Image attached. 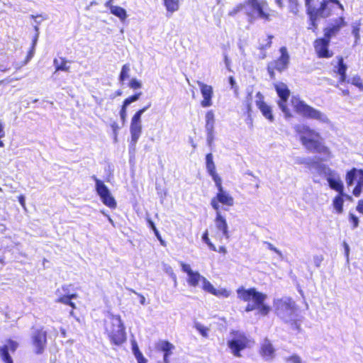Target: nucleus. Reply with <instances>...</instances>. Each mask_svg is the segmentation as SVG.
<instances>
[{
  "label": "nucleus",
  "mask_w": 363,
  "mask_h": 363,
  "mask_svg": "<svg viewBox=\"0 0 363 363\" xmlns=\"http://www.w3.org/2000/svg\"><path fill=\"white\" fill-rule=\"evenodd\" d=\"M294 129L299 135L301 144L307 150L322 154L326 158L331 157V152L323 144L320 133L306 125H296Z\"/></svg>",
  "instance_id": "nucleus-1"
},
{
  "label": "nucleus",
  "mask_w": 363,
  "mask_h": 363,
  "mask_svg": "<svg viewBox=\"0 0 363 363\" xmlns=\"http://www.w3.org/2000/svg\"><path fill=\"white\" fill-rule=\"evenodd\" d=\"M307 8V13L311 21L309 29L316 28V20L320 18H327L330 16L332 8L336 5L341 11H344V6L339 0H321L315 2L313 0H305Z\"/></svg>",
  "instance_id": "nucleus-2"
},
{
  "label": "nucleus",
  "mask_w": 363,
  "mask_h": 363,
  "mask_svg": "<svg viewBox=\"0 0 363 363\" xmlns=\"http://www.w3.org/2000/svg\"><path fill=\"white\" fill-rule=\"evenodd\" d=\"M274 307L276 314L284 322L291 325L293 329L297 330L300 324L297 320V308L295 302L289 297L274 299Z\"/></svg>",
  "instance_id": "nucleus-3"
},
{
  "label": "nucleus",
  "mask_w": 363,
  "mask_h": 363,
  "mask_svg": "<svg viewBox=\"0 0 363 363\" xmlns=\"http://www.w3.org/2000/svg\"><path fill=\"white\" fill-rule=\"evenodd\" d=\"M104 328L113 344L120 345L125 341L126 333L120 315L108 314L104 320Z\"/></svg>",
  "instance_id": "nucleus-4"
},
{
  "label": "nucleus",
  "mask_w": 363,
  "mask_h": 363,
  "mask_svg": "<svg viewBox=\"0 0 363 363\" xmlns=\"http://www.w3.org/2000/svg\"><path fill=\"white\" fill-rule=\"evenodd\" d=\"M291 101L296 112L301 116L315 120L323 124H328L330 123L329 118L324 113L308 105L299 98L293 96Z\"/></svg>",
  "instance_id": "nucleus-5"
},
{
  "label": "nucleus",
  "mask_w": 363,
  "mask_h": 363,
  "mask_svg": "<svg viewBox=\"0 0 363 363\" xmlns=\"http://www.w3.org/2000/svg\"><path fill=\"white\" fill-rule=\"evenodd\" d=\"M244 9L245 13L251 18H260L268 20L267 4L262 0H247L244 5H239L234 8L229 14L233 16L240 11Z\"/></svg>",
  "instance_id": "nucleus-6"
},
{
  "label": "nucleus",
  "mask_w": 363,
  "mask_h": 363,
  "mask_svg": "<svg viewBox=\"0 0 363 363\" xmlns=\"http://www.w3.org/2000/svg\"><path fill=\"white\" fill-rule=\"evenodd\" d=\"M345 181L347 186H352L357 182L352 193L354 196H359L363 190V169L352 168L347 172Z\"/></svg>",
  "instance_id": "nucleus-7"
},
{
  "label": "nucleus",
  "mask_w": 363,
  "mask_h": 363,
  "mask_svg": "<svg viewBox=\"0 0 363 363\" xmlns=\"http://www.w3.org/2000/svg\"><path fill=\"white\" fill-rule=\"evenodd\" d=\"M249 343V340L242 333L237 332L233 337L228 341V346L235 357H241L240 351L245 349Z\"/></svg>",
  "instance_id": "nucleus-8"
},
{
  "label": "nucleus",
  "mask_w": 363,
  "mask_h": 363,
  "mask_svg": "<svg viewBox=\"0 0 363 363\" xmlns=\"http://www.w3.org/2000/svg\"><path fill=\"white\" fill-rule=\"evenodd\" d=\"M237 294L240 300L245 302L252 301L255 303L264 302L267 298L265 294L257 291L255 288L245 289L243 286L237 289Z\"/></svg>",
  "instance_id": "nucleus-9"
},
{
  "label": "nucleus",
  "mask_w": 363,
  "mask_h": 363,
  "mask_svg": "<svg viewBox=\"0 0 363 363\" xmlns=\"http://www.w3.org/2000/svg\"><path fill=\"white\" fill-rule=\"evenodd\" d=\"M274 86L276 91L280 98V100L278 101L279 108L281 109L286 118L291 117L292 115L286 106V102L289 96V90L287 86L282 82H279L276 84Z\"/></svg>",
  "instance_id": "nucleus-10"
},
{
  "label": "nucleus",
  "mask_w": 363,
  "mask_h": 363,
  "mask_svg": "<svg viewBox=\"0 0 363 363\" xmlns=\"http://www.w3.org/2000/svg\"><path fill=\"white\" fill-rule=\"evenodd\" d=\"M221 203L224 206H232L234 204L233 198L225 190H218L216 196L213 197L211 201V205L216 212H220V205Z\"/></svg>",
  "instance_id": "nucleus-11"
},
{
  "label": "nucleus",
  "mask_w": 363,
  "mask_h": 363,
  "mask_svg": "<svg viewBox=\"0 0 363 363\" xmlns=\"http://www.w3.org/2000/svg\"><path fill=\"white\" fill-rule=\"evenodd\" d=\"M141 118L138 115H134L131 118L130 132V146L134 148L142 133Z\"/></svg>",
  "instance_id": "nucleus-12"
},
{
  "label": "nucleus",
  "mask_w": 363,
  "mask_h": 363,
  "mask_svg": "<svg viewBox=\"0 0 363 363\" xmlns=\"http://www.w3.org/2000/svg\"><path fill=\"white\" fill-rule=\"evenodd\" d=\"M346 26V22L342 16L332 20L324 29V36L330 39L335 36L340 29Z\"/></svg>",
  "instance_id": "nucleus-13"
},
{
  "label": "nucleus",
  "mask_w": 363,
  "mask_h": 363,
  "mask_svg": "<svg viewBox=\"0 0 363 363\" xmlns=\"http://www.w3.org/2000/svg\"><path fill=\"white\" fill-rule=\"evenodd\" d=\"M197 84L203 97V100L201 101V106L203 108L211 106L213 105L212 98L213 96V87L200 81H198Z\"/></svg>",
  "instance_id": "nucleus-14"
},
{
  "label": "nucleus",
  "mask_w": 363,
  "mask_h": 363,
  "mask_svg": "<svg viewBox=\"0 0 363 363\" xmlns=\"http://www.w3.org/2000/svg\"><path fill=\"white\" fill-rule=\"evenodd\" d=\"M330 40V39L324 36L314 42L315 50L319 57L329 58L333 56V52L328 50Z\"/></svg>",
  "instance_id": "nucleus-15"
},
{
  "label": "nucleus",
  "mask_w": 363,
  "mask_h": 363,
  "mask_svg": "<svg viewBox=\"0 0 363 363\" xmlns=\"http://www.w3.org/2000/svg\"><path fill=\"white\" fill-rule=\"evenodd\" d=\"M333 72L340 76L339 82L344 83L347 81L346 72L347 65L345 63L342 56H337L333 61Z\"/></svg>",
  "instance_id": "nucleus-16"
},
{
  "label": "nucleus",
  "mask_w": 363,
  "mask_h": 363,
  "mask_svg": "<svg viewBox=\"0 0 363 363\" xmlns=\"http://www.w3.org/2000/svg\"><path fill=\"white\" fill-rule=\"evenodd\" d=\"M46 336V332L43 330L38 329L33 332L32 340L37 354H40L43 352L47 342Z\"/></svg>",
  "instance_id": "nucleus-17"
},
{
  "label": "nucleus",
  "mask_w": 363,
  "mask_h": 363,
  "mask_svg": "<svg viewBox=\"0 0 363 363\" xmlns=\"http://www.w3.org/2000/svg\"><path fill=\"white\" fill-rule=\"evenodd\" d=\"M279 52L281 54L280 57L277 60L270 63L275 67L276 70L281 72L287 69L289 64L290 57L286 47H281L279 49Z\"/></svg>",
  "instance_id": "nucleus-18"
},
{
  "label": "nucleus",
  "mask_w": 363,
  "mask_h": 363,
  "mask_svg": "<svg viewBox=\"0 0 363 363\" xmlns=\"http://www.w3.org/2000/svg\"><path fill=\"white\" fill-rule=\"evenodd\" d=\"M255 103L262 115L270 122L274 121L272 108L264 101V96L260 92H257L256 94Z\"/></svg>",
  "instance_id": "nucleus-19"
},
{
  "label": "nucleus",
  "mask_w": 363,
  "mask_h": 363,
  "mask_svg": "<svg viewBox=\"0 0 363 363\" xmlns=\"http://www.w3.org/2000/svg\"><path fill=\"white\" fill-rule=\"evenodd\" d=\"M214 223L218 231L221 233L223 238L228 240L230 235L228 223L225 217L221 214V212H216Z\"/></svg>",
  "instance_id": "nucleus-20"
},
{
  "label": "nucleus",
  "mask_w": 363,
  "mask_h": 363,
  "mask_svg": "<svg viewBox=\"0 0 363 363\" xmlns=\"http://www.w3.org/2000/svg\"><path fill=\"white\" fill-rule=\"evenodd\" d=\"M315 169L319 175L324 177L327 182L335 179L337 176L340 175L336 171L324 164L315 163Z\"/></svg>",
  "instance_id": "nucleus-21"
},
{
  "label": "nucleus",
  "mask_w": 363,
  "mask_h": 363,
  "mask_svg": "<svg viewBox=\"0 0 363 363\" xmlns=\"http://www.w3.org/2000/svg\"><path fill=\"white\" fill-rule=\"evenodd\" d=\"M260 354L265 360H271L274 357L275 350L268 339H264L261 345Z\"/></svg>",
  "instance_id": "nucleus-22"
},
{
  "label": "nucleus",
  "mask_w": 363,
  "mask_h": 363,
  "mask_svg": "<svg viewBox=\"0 0 363 363\" xmlns=\"http://www.w3.org/2000/svg\"><path fill=\"white\" fill-rule=\"evenodd\" d=\"M17 347L18 344L16 342L9 340L6 345L0 348L1 357L5 363H13L9 350L15 351Z\"/></svg>",
  "instance_id": "nucleus-23"
},
{
  "label": "nucleus",
  "mask_w": 363,
  "mask_h": 363,
  "mask_svg": "<svg viewBox=\"0 0 363 363\" xmlns=\"http://www.w3.org/2000/svg\"><path fill=\"white\" fill-rule=\"evenodd\" d=\"M91 178L95 182V189L97 192V194L100 196L101 199L106 196L109 193H111L108 188L104 184V183L102 181L99 179L94 175L92 176Z\"/></svg>",
  "instance_id": "nucleus-24"
},
{
  "label": "nucleus",
  "mask_w": 363,
  "mask_h": 363,
  "mask_svg": "<svg viewBox=\"0 0 363 363\" xmlns=\"http://www.w3.org/2000/svg\"><path fill=\"white\" fill-rule=\"evenodd\" d=\"M158 348L164 352V362L169 363L168 358L172 354V350L174 349V346L168 341L162 340L158 343Z\"/></svg>",
  "instance_id": "nucleus-25"
},
{
  "label": "nucleus",
  "mask_w": 363,
  "mask_h": 363,
  "mask_svg": "<svg viewBox=\"0 0 363 363\" xmlns=\"http://www.w3.org/2000/svg\"><path fill=\"white\" fill-rule=\"evenodd\" d=\"M328 183L330 189L336 191L340 194H342L344 185L340 175L337 176L335 179L329 180Z\"/></svg>",
  "instance_id": "nucleus-26"
},
{
  "label": "nucleus",
  "mask_w": 363,
  "mask_h": 363,
  "mask_svg": "<svg viewBox=\"0 0 363 363\" xmlns=\"http://www.w3.org/2000/svg\"><path fill=\"white\" fill-rule=\"evenodd\" d=\"M108 8L110 9L111 13L119 18L121 21H124L127 18L126 11L123 8L113 5Z\"/></svg>",
  "instance_id": "nucleus-27"
},
{
  "label": "nucleus",
  "mask_w": 363,
  "mask_h": 363,
  "mask_svg": "<svg viewBox=\"0 0 363 363\" xmlns=\"http://www.w3.org/2000/svg\"><path fill=\"white\" fill-rule=\"evenodd\" d=\"M204 277L201 276L198 272H193L187 279L188 284L191 286H197L199 282H203Z\"/></svg>",
  "instance_id": "nucleus-28"
},
{
  "label": "nucleus",
  "mask_w": 363,
  "mask_h": 363,
  "mask_svg": "<svg viewBox=\"0 0 363 363\" xmlns=\"http://www.w3.org/2000/svg\"><path fill=\"white\" fill-rule=\"evenodd\" d=\"M343 196H345L344 193H342V194H339L333 201V206L336 212L339 214L342 213L343 211Z\"/></svg>",
  "instance_id": "nucleus-29"
},
{
  "label": "nucleus",
  "mask_w": 363,
  "mask_h": 363,
  "mask_svg": "<svg viewBox=\"0 0 363 363\" xmlns=\"http://www.w3.org/2000/svg\"><path fill=\"white\" fill-rule=\"evenodd\" d=\"M164 5L170 13H173L179 9V0H163Z\"/></svg>",
  "instance_id": "nucleus-30"
},
{
  "label": "nucleus",
  "mask_w": 363,
  "mask_h": 363,
  "mask_svg": "<svg viewBox=\"0 0 363 363\" xmlns=\"http://www.w3.org/2000/svg\"><path fill=\"white\" fill-rule=\"evenodd\" d=\"M67 62H68L65 60V58L63 57L55 59L53 64L55 67L56 72L60 70L68 72L69 69V66L67 65Z\"/></svg>",
  "instance_id": "nucleus-31"
},
{
  "label": "nucleus",
  "mask_w": 363,
  "mask_h": 363,
  "mask_svg": "<svg viewBox=\"0 0 363 363\" xmlns=\"http://www.w3.org/2000/svg\"><path fill=\"white\" fill-rule=\"evenodd\" d=\"M101 200L104 205H106V206H108L111 208H115L116 207V201L111 193L107 194L106 196L102 198Z\"/></svg>",
  "instance_id": "nucleus-32"
},
{
  "label": "nucleus",
  "mask_w": 363,
  "mask_h": 363,
  "mask_svg": "<svg viewBox=\"0 0 363 363\" xmlns=\"http://www.w3.org/2000/svg\"><path fill=\"white\" fill-rule=\"evenodd\" d=\"M77 297L76 294L71 295H64L62 296H60L57 299V302H60L67 305L71 306L72 308H74V304L71 301L72 298H75Z\"/></svg>",
  "instance_id": "nucleus-33"
},
{
  "label": "nucleus",
  "mask_w": 363,
  "mask_h": 363,
  "mask_svg": "<svg viewBox=\"0 0 363 363\" xmlns=\"http://www.w3.org/2000/svg\"><path fill=\"white\" fill-rule=\"evenodd\" d=\"M231 294V291L225 288L216 289L213 295L218 298H228Z\"/></svg>",
  "instance_id": "nucleus-34"
},
{
  "label": "nucleus",
  "mask_w": 363,
  "mask_h": 363,
  "mask_svg": "<svg viewBox=\"0 0 363 363\" xmlns=\"http://www.w3.org/2000/svg\"><path fill=\"white\" fill-rule=\"evenodd\" d=\"M130 71V65L128 64H125L122 67L119 79L121 82H124L125 79L129 78V72Z\"/></svg>",
  "instance_id": "nucleus-35"
},
{
  "label": "nucleus",
  "mask_w": 363,
  "mask_h": 363,
  "mask_svg": "<svg viewBox=\"0 0 363 363\" xmlns=\"http://www.w3.org/2000/svg\"><path fill=\"white\" fill-rule=\"evenodd\" d=\"M289 4V9L291 13L296 15L298 13L299 4L298 0H287Z\"/></svg>",
  "instance_id": "nucleus-36"
},
{
  "label": "nucleus",
  "mask_w": 363,
  "mask_h": 363,
  "mask_svg": "<svg viewBox=\"0 0 363 363\" xmlns=\"http://www.w3.org/2000/svg\"><path fill=\"white\" fill-rule=\"evenodd\" d=\"M202 284V289L209 293V294H213L216 288H214V286L211 284V283L208 281L206 278H203V282L201 283Z\"/></svg>",
  "instance_id": "nucleus-37"
},
{
  "label": "nucleus",
  "mask_w": 363,
  "mask_h": 363,
  "mask_svg": "<svg viewBox=\"0 0 363 363\" xmlns=\"http://www.w3.org/2000/svg\"><path fill=\"white\" fill-rule=\"evenodd\" d=\"M272 38L273 36L268 35L267 38L263 39L262 41L259 44V49L263 50L270 48Z\"/></svg>",
  "instance_id": "nucleus-38"
},
{
  "label": "nucleus",
  "mask_w": 363,
  "mask_h": 363,
  "mask_svg": "<svg viewBox=\"0 0 363 363\" xmlns=\"http://www.w3.org/2000/svg\"><path fill=\"white\" fill-rule=\"evenodd\" d=\"M295 163L298 164H306L308 167H315V163L313 162L312 160L309 158H304V157H296L295 159Z\"/></svg>",
  "instance_id": "nucleus-39"
},
{
  "label": "nucleus",
  "mask_w": 363,
  "mask_h": 363,
  "mask_svg": "<svg viewBox=\"0 0 363 363\" xmlns=\"http://www.w3.org/2000/svg\"><path fill=\"white\" fill-rule=\"evenodd\" d=\"M194 327L203 337H208L209 329L207 327L200 323H195Z\"/></svg>",
  "instance_id": "nucleus-40"
},
{
  "label": "nucleus",
  "mask_w": 363,
  "mask_h": 363,
  "mask_svg": "<svg viewBox=\"0 0 363 363\" xmlns=\"http://www.w3.org/2000/svg\"><path fill=\"white\" fill-rule=\"evenodd\" d=\"M142 95V92H138L127 99H125L123 101V105H124V106H128L130 104L138 101L140 96Z\"/></svg>",
  "instance_id": "nucleus-41"
},
{
  "label": "nucleus",
  "mask_w": 363,
  "mask_h": 363,
  "mask_svg": "<svg viewBox=\"0 0 363 363\" xmlns=\"http://www.w3.org/2000/svg\"><path fill=\"white\" fill-rule=\"evenodd\" d=\"M38 38V34L37 33V34H35V35L33 40L32 47L27 55L25 64H26L33 57L34 52H35V47L36 45Z\"/></svg>",
  "instance_id": "nucleus-42"
},
{
  "label": "nucleus",
  "mask_w": 363,
  "mask_h": 363,
  "mask_svg": "<svg viewBox=\"0 0 363 363\" xmlns=\"http://www.w3.org/2000/svg\"><path fill=\"white\" fill-rule=\"evenodd\" d=\"M346 82H350L352 84L359 88L361 90H363L362 80L359 76H354L350 80H347Z\"/></svg>",
  "instance_id": "nucleus-43"
},
{
  "label": "nucleus",
  "mask_w": 363,
  "mask_h": 363,
  "mask_svg": "<svg viewBox=\"0 0 363 363\" xmlns=\"http://www.w3.org/2000/svg\"><path fill=\"white\" fill-rule=\"evenodd\" d=\"M209 175L212 177L218 190L223 189V188L222 186V179L218 175V174L216 172H214V173L209 174Z\"/></svg>",
  "instance_id": "nucleus-44"
},
{
  "label": "nucleus",
  "mask_w": 363,
  "mask_h": 363,
  "mask_svg": "<svg viewBox=\"0 0 363 363\" xmlns=\"http://www.w3.org/2000/svg\"><path fill=\"white\" fill-rule=\"evenodd\" d=\"M264 244L267 246V247L274 252L279 257L280 259H283L284 258V256H283V254L282 252L279 250L277 249L276 247H274L272 243L269 242H264Z\"/></svg>",
  "instance_id": "nucleus-45"
},
{
  "label": "nucleus",
  "mask_w": 363,
  "mask_h": 363,
  "mask_svg": "<svg viewBox=\"0 0 363 363\" xmlns=\"http://www.w3.org/2000/svg\"><path fill=\"white\" fill-rule=\"evenodd\" d=\"M257 305V309L259 310V312L260 314L263 315H266L268 314V313L270 311V308L265 304H264V302H262L260 303H256Z\"/></svg>",
  "instance_id": "nucleus-46"
},
{
  "label": "nucleus",
  "mask_w": 363,
  "mask_h": 363,
  "mask_svg": "<svg viewBox=\"0 0 363 363\" xmlns=\"http://www.w3.org/2000/svg\"><path fill=\"white\" fill-rule=\"evenodd\" d=\"M164 270L165 271V272L167 274H169L171 277V278L172 279V280L174 282V285L176 286L177 285V276L174 273L172 268L170 266L165 264L164 266Z\"/></svg>",
  "instance_id": "nucleus-47"
},
{
  "label": "nucleus",
  "mask_w": 363,
  "mask_h": 363,
  "mask_svg": "<svg viewBox=\"0 0 363 363\" xmlns=\"http://www.w3.org/2000/svg\"><path fill=\"white\" fill-rule=\"evenodd\" d=\"M352 35L354 36L355 38V44H357L359 38H360V35H359V23L356 25V26H352Z\"/></svg>",
  "instance_id": "nucleus-48"
},
{
  "label": "nucleus",
  "mask_w": 363,
  "mask_h": 363,
  "mask_svg": "<svg viewBox=\"0 0 363 363\" xmlns=\"http://www.w3.org/2000/svg\"><path fill=\"white\" fill-rule=\"evenodd\" d=\"M129 86L131 89H136L142 87V84L136 79H132L129 82Z\"/></svg>",
  "instance_id": "nucleus-49"
},
{
  "label": "nucleus",
  "mask_w": 363,
  "mask_h": 363,
  "mask_svg": "<svg viewBox=\"0 0 363 363\" xmlns=\"http://www.w3.org/2000/svg\"><path fill=\"white\" fill-rule=\"evenodd\" d=\"M120 117L123 123L124 124L127 117V106H124V105L122 106V108L120 111Z\"/></svg>",
  "instance_id": "nucleus-50"
},
{
  "label": "nucleus",
  "mask_w": 363,
  "mask_h": 363,
  "mask_svg": "<svg viewBox=\"0 0 363 363\" xmlns=\"http://www.w3.org/2000/svg\"><path fill=\"white\" fill-rule=\"evenodd\" d=\"M206 123L211 122L214 123V113L213 111H208L205 116Z\"/></svg>",
  "instance_id": "nucleus-51"
},
{
  "label": "nucleus",
  "mask_w": 363,
  "mask_h": 363,
  "mask_svg": "<svg viewBox=\"0 0 363 363\" xmlns=\"http://www.w3.org/2000/svg\"><path fill=\"white\" fill-rule=\"evenodd\" d=\"M350 220L353 224V228H357L359 225V218L352 213H350Z\"/></svg>",
  "instance_id": "nucleus-52"
},
{
  "label": "nucleus",
  "mask_w": 363,
  "mask_h": 363,
  "mask_svg": "<svg viewBox=\"0 0 363 363\" xmlns=\"http://www.w3.org/2000/svg\"><path fill=\"white\" fill-rule=\"evenodd\" d=\"M182 270L186 272L188 275V277L194 272L191 269L189 264L182 263Z\"/></svg>",
  "instance_id": "nucleus-53"
},
{
  "label": "nucleus",
  "mask_w": 363,
  "mask_h": 363,
  "mask_svg": "<svg viewBox=\"0 0 363 363\" xmlns=\"http://www.w3.org/2000/svg\"><path fill=\"white\" fill-rule=\"evenodd\" d=\"M206 170L208 174L216 172V165H215L214 162H211L209 164H206Z\"/></svg>",
  "instance_id": "nucleus-54"
},
{
  "label": "nucleus",
  "mask_w": 363,
  "mask_h": 363,
  "mask_svg": "<svg viewBox=\"0 0 363 363\" xmlns=\"http://www.w3.org/2000/svg\"><path fill=\"white\" fill-rule=\"evenodd\" d=\"M214 140V133H206V141L209 147H211Z\"/></svg>",
  "instance_id": "nucleus-55"
},
{
  "label": "nucleus",
  "mask_w": 363,
  "mask_h": 363,
  "mask_svg": "<svg viewBox=\"0 0 363 363\" xmlns=\"http://www.w3.org/2000/svg\"><path fill=\"white\" fill-rule=\"evenodd\" d=\"M288 361L290 363H302L301 357L299 356H298V355H296V354H294V355L291 356L288 359Z\"/></svg>",
  "instance_id": "nucleus-56"
},
{
  "label": "nucleus",
  "mask_w": 363,
  "mask_h": 363,
  "mask_svg": "<svg viewBox=\"0 0 363 363\" xmlns=\"http://www.w3.org/2000/svg\"><path fill=\"white\" fill-rule=\"evenodd\" d=\"M205 128L206 133H214V123H206Z\"/></svg>",
  "instance_id": "nucleus-57"
},
{
  "label": "nucleus",
  "mask_w": 363,
  "mask_h": 363,
  "mask_svg": "<svg viewBox=\"0 0 363 363\" xmlns=\"http://www.w3.org/2000/svg\"><path fill=\"white\" fill-rule=\"evenodd\" d=\"M323 260V257L321 255H316L313 257V262L317 267L320 266L321 262Z\"/></svg>",
  "instance_id": "nucleus-58"
},
{
  "label": "nucleus",
  "mask_w": 363,
  "mask_h": 363,
  "mask_svg": "<svg viewBox=\"0 0 363 363\" xmlns=\"http://www.w3.org/2000/svg\"><path fill=\"white\" fill-rule=\"evenodd\" d=\"M151 106V103H149L146 106L143 108L138 110L134 115L139 116L140 118L142 117L143 114Z\"/></svg>",
  "instance_id": "nucleus-59"
},
{
  "label": "nucleus",
  "mask_w": 363,
  "mask_h": 363,
  "mask_svg": "<svg viewBox=\"0 0 363 363\" xmlns=\"http://www.w3.org/2000/svg\"><path fill=\"white\" fill-rule=\"evenodd\" d=\"M111 126V128H112L113 132L114 135H115V140H116L117 131L120 129V127H119L118 124L116 122L112 123Z\"/></svg>",
  "instance_id": "nucleus-60"
},
{
  "label": "nucleus",
  "mask_w": 363,
  "mask_h": 363,
  "mask_svg": "<svg viewBox=\"0 0 363 363\" xmlns=\"http://www.w3.org/2000/svg\"><path fill=\"white\" fill-rule=\"evenodd\" d=\"M229 83L231 85V88L234 89L235 94H237L238 86H236L235 81L233 77H229Z\"/></svg>",
  "instance_id": "nucleus-61"
},
{
  "label": "nucleus",
  "mask_w": 363,
  "mask_h": 363,
  "mask_svg": "<svg viewBox=\"0 0 363 363\" xmlns=\"http://www.w3.org/2000/svg\"><path fill=\"white\" fill-rule=\"evenodd\" d=\"M257 305L255 302H253V303H248L245 308V311L250 312L254 311L255 309H257Z\"/></svg>",
  "instance_id": "nucleus-62"
},
{
  "label": "nucleus",
  "mask_w": 363,
  "mask_h": 363,
  "mask_svg": "<svg viewBox=\"0 0 363 363\" xmlns=\"http://www.w3.org/2000/svg\"><path fill=\"white\" fill-rule=\"evenodd\" d=\"M267 69H268V72H269L271 78H274V70L276 69L275 67L272 64L269 63L268 65Z\"/></svg>",
  "instance_id": "nucleus-63"
},
{
  "label": "nucleus",
  "mask_w": 363,
  "mask_h": 363,
  "mask_svg": "<svg viewBox=\"0 0 363 363\" xmlns=\"http://www.w3.org/2000/svg\"><path fill=\"white\" fill-rule=\"evenodd\" d=\"M357 211L363 214V200H359L357 206Z\"/></svg>",
  "instance_id": "nucleus-64"
}]
</instances>
